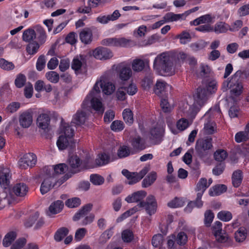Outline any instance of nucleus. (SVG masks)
I'll list each match as a JSON object with an SVG mask.
<instances>
[{
	"instance_id": "obj_1",
	"label": "nucleus",
	"mask_w": 249,
	"mask_h": 249,
	"mask_svg": "<svg viewBox=\"0 0 249 249\" xmlns=\"http://www.w3.org/2000/svg\"><path fill=\"white\" fill-rule=\"evenodd\" d=\"M184 52H165L158 54L153 63L154 69L160 75L171 76L175 73L176 67L180 66L187 58Z\"/></svg>"
},
{
	"instance_id": "obj_2",
	"label": "nucleus",
	"mask_w": 249,
	"mask_h": 249,
	"mask_svg": "<svg viewBox=\"0 0 249 249\" xmlns=\"http://www.w3.org/2000/svg\"><path fill=\"white\" fill-rule=\"evenodd\" d=\"M204 87H198L194 95L195 103L193 106V111L197 113L206 103L209 96L215 93L218 89V82L213 78H208L204 83Z\"/></svg>"
},
{
	"instance_id": "obj_3",
	"label": "nucleus",
	"mask_w": 249,
	"mask_h": 249,
	"mask_svg": "<svg viewBox=\"0 0 249 249\" xmlns=\"http://www.w3.org/2000/svg\"><path fill=\"white\" fill-rule=\"evenodd\" d=\"M228 89H230L231 94V96L227 99L229 106H230V101L233 100L234 103H236L237 100L235 97L240 95L243 91L242 84L239 79H237L236 76L233 75L231 79H228L223 82L222 85L223 91H226Z\"/></svg>"
},
{
	"instance_id": "obj_4",
	"label": "nucleus",
	"mask_w": 249,
	"mask_h": 249,
	"mask_svg": "<svg viewBox=\"0 0 249 249\" xmlns=\"http://www.w3.org/2000/svg\"><path fill=\"white\" fill-rule=\"evenodd\" d=\"M213 148V139L210 136L197 139L195 145L196 154L200 159L207 158L210 156Z\"/></svg>"
},
{
	"instance_id": "obj_5",
	"label": "nucleus",
	"mask_w": 249,
	"mask_h": 249,
	"mask_svg": "<svg viewBox=\"0 0 249 249\" xmlns=\"http://www.w3.org/2000/svg\"><path fill=\"white\" fill-rule=\"evenodd\" d=\"M60 129L64 136L61 135L59 137L56 144L59 150H64L69 146L70 142H73L74 130L69 124L63 123V120L61 121Z\"/></svg>"
},
{
	"instance_id": "obj_6",
	"label": "nucleus",
	"mask_w": 249,
	"mask_h": 249,
	"mask_svg": "<svg viewBox=\"0 0 249 249\" xmlns=\"http://www.w3.org/2000/svg\"><path fill=\"white\" fill-rule=\"evenodd\" d=\"M70 167L74 171V173L80 172L84 170L91 168L89 160L88 159L81 160L77 155L70 156L68 160Z\"/></svg>"
},
{
	"instance_id": "obj_7",
	"label": "nucleus",
	"mask_w": 249,
	"mask_h": 249,
	"mask_svg": "<svg viewBox=\"0 0 249 249\" xmlns=\"http://www.w3.org/2000/svg\"><path fill=\"white\" fill-rule=\"evenodd\" d=\"M137 205L138 206L139 211L140 208L144 207L146 213L149 215L154 214L157 211V202L155 196L153 195L148 196L145 202L141 201Z\"/></svg>"
},
{
	"instance_id": "obj_8",
	"label": "nucleus",
	"mask_w": 249,
	"mask_h": 249,
	"mask_svg": "<svg viewBox=\"0 0 249 249\" xmlns=\"http://www.w3.org/2000/svg\"><path fill=\"white\" fill-rule=\"evenodd\" d=\"M37 158L36 154L28 153L24 154L18 162V165L22 169H26L28 167H33L36 164Z\"/></svg>"
},
{
	"instance_id": "obj_9",
	"label": "nucleus",
	"mask_w": 249,
	"mask_h": 249,
	"mask_svg": "<svg viewBox=\"0 0 249 249\" xmlns=\"http://www.w3.org/2000/svg\"><path fill=\"white\" fill-rule=\"evenodd\" d=\"M149 134V139L154 144L157 145L161 143L163 136V130L161 127L155 126L152 128Z\"/></svg>"
},
{
	"instance_id": "obj_10",
	"label": "nucleus",
	"mask_w": 249,
	"mask_h": 249,
	"mask_svg": "<svg viewBox=\"0 0 249 249\" xmlns=\"http://www.w3.org/2000/svg\"><path fill=\"white\" fill-rule=\"evenodd\" d=\"M93 55L98 59H108L113 56L112 52L108 48L100 47L96 48L93 52Z\"/></svg>"
},
{
	"instance_id": "obj_11",
	"label": "nucleus",
	"mask_w": 249,
	"mask_h": 249,
	"mask_svg": "<svg viewBox=\"0 0 249 249\" xmlns=\"http://www.w3.org/2000/svg\"><path fill=\"white\" fill-rule=\"evenodd\" d=\"M169 85L165 81L158 80L154 88L155 93L160 97H167L168 92L167 89Z\"/></svg>"
},
{
	"instance_id": "obj_12",
	"label": "nucleus",
	"mask_w": 249,
	"mask_h": 249,
	"mask_svg": "<svg viewBox=\"0 0 249 249\" xmlns=\"http://www.w3.org/2000/svg\"><path fill=\"white\" fill-rule=\"evenodd\" d=\"M119 78L122 81L128 80L132 76L131 68L127 66H119L117 68Z\"/></svg>"
},
{
	"instance_id": "obj_13",
	"label": "nucleus",
	"mask_w": 249,
	"mask_h": 249,
	"mask_svg": "<svg viewBox=\"0 0 249 249\" xmlns=\"http://www.w3.org/2000/svg\"><path fill=\"white\" fill-rule=\"evenodd\" d=\"M19 122L22 127H29L33 122V113L28 111L23 112L19 116Z\"/></svg>"
},
{
	"instance_id": "obj_14",
	"label": "nucleus",
	"mask_w": 249,
	"mask_h": 249,
	"mask_svg": "<svg viewBox=\"0 0 249 249\" xmlns=\"http://www.w3.org/2000/svg\"><path fill=\"white\" fill-rule=\"evenodd\" d=\"M12 192L17 196H25L28 191V186L24 183H18L16 184L12 188Z\"/></svg>"
},
{
	"instance_id": "obj_15",
	"label": "nucleus",
	"mask_w": 249,
	"mask_h": 249,
	"mask_svg": "<svg viewBox=\"0 0 249 249\" xmlns=\"http://www.w3.org/2000/svg\"><path fill=\"white\" fill-rule=\"evenodd\" d=\"M146 192L145 191H139L127 196L125 200L128 203L143 201V199L146 196Z\"/></svg>"
},
{
	"instance_id": "obj_16",
	"label": "nucleus",
	"mask_w": 249,
	"mask_h": 249,
	"mask_svg": "<svg viewBox=\"0 0 249 249\" xmlns=\"http://www.w3.org/2000/svg\"><path fill=\"white\" fill-rule=\"evenodd\" d=\"M11 175L8 168H3L0 170V185L4 188H7L10 183Z\"/></svg>"
},
{
	"instance_id": "obj_17",
	"label": "nucleus",
	"mask_w": 249,
	"mask_h": 249,
	"mask_svg": "<svg viewBox=\"0 0 249 249\" xmlns=\"http://www.w3.org/2000/svg\"><path fill=\"white\" fill-rule=\"evenodd\" d=\"M110 156L106 153L99 154L95 160V165L91 168L97 167L106 165L110 162Z\"/></svg>"
},
{
	"instance_id": "obj_18",
	"label": "nucleus",
	"mask_w": 249,
	"mask_h": 249,
	"mask_svg": "<svg viewBox=\"0 0 249 249\" xmlns=\"http://www.w3.org/2000/svg\"><path fill=\"white\" fill-rule=\"evenodd\" d=\"M202 196L201 193H197L196 200L189 201L185 208V211L191 212L194 207L201 208L203 205V202L201 200Z\"/></svg>"
},
{
	"instance_id": "obj_19",
	"label": "nucleus",
	"mask_w": 249,
	"mask_h": 249,
	"mask_svg": "<svg viewBox=\"0 0 249 249\" xmlns=\"http://www.w3.org/2000/svg\"><path fill=\"white\" fill-rule=\"evenodd\" d=\"M92 32L90 28H86L80 33V39L85 44H90L92 40Z\"/></svg>"
},
{
	"instance_id": "obj_20",
	"label": "nucleus",
	"mask_w": 249,
	"mask_h": 249,
	"mask_svg": "<svg viewBox=\"0 0 249 249\" xmlns=\"http://www.w3.org/2000/svg\"><path fill=\"white\" fill-rule=\"evenodd\" d=\"M50 123V118L47 114H41L37 118V124L38 126L44 130L48 128Z\"/></svg>"
},
{
	"instance_id": "obj_21",
	"label": "nucleus",
	"mask_w": 249,
	"mask_h": 249,
	"mask_svg": "<svg viewBox=\"0 0 249 249\" xmlns=\"http://www.w3.org/2000/svg\"><path fill=\"white\" fill-rule=\"evenodd\" d=\"M92 208V205L90 203L84 205L74 215L72 218L73 220L76 221L85 217L91 210Z\"/></svg>"
},
{
	"instance_id": "obj_22",
	"label": "nucleus",
	"mask_w": 249,
	"mask_h": 249,
	"mask_svg": "<svg viewBox=\"0 0 249 249\" xmlns=\"http://www.w3.org/2000/svg\"><path fill=\"white\" fill-rule=\"evenodd\" d=\"M87 119V115L85 112L77 110L76 114L73 116L71 123L76 125H80L84 124Z\"/></svg>"
},
{
	"instance_id": "obj_23",
	"label": "nucleus",
	"mask_w": 249,
	"mask_h": 249,
	"mask_svg": "<svg viewBox=\"0 0 249 249\" xmlns=\"http://www.w3.org/2000/svg\"><path fill=\"white\" fill-rule=\"evenodd\" d=\"M122 174L128 180L129 185L134 184L140 181L137 172H131L124 169L122 171Z\"/></svg>"
},
{
	"instance_id": "obj_24",
	"label": "nucleus",
	"mask_w": 249,
	"mask_h": 249,
	"mask_svg": "<svg viewBox=\"0 0 249 249\" xmlns=\"http://www.w3.org/2000/svg\"><path fill=\"white\" fill-rule=\"evenodd\" d=\"M53 178H46L42 182L40 188V191L42 195H44L48 192L53 186Z\"/></svg>"
},
{
	"instance_id": "obj_25",
	"label": "nucleus",
	"mask_w": 249,
	"mask_h": 249,
	"mask_svg": "<svg viewBox=\"0 0 249 249\" xmlns=\"http://www.w3.org/2000/svg\"><path fill=\"white\" fill-rule=\"evenodd\" d=\"M227 187L224 184L216 185L211 188L209 191V194L211 196H217L226 192Z\"/></svg>"
},
{
	"instance_id": "obj_26",
	"label": "nucleus",
	"mask_w": 249,
	"mask_h": 249,
	"mask_svg": "<svg viewBox=\"0 0 249 249\" xmlns=\"http://www.w3.org/2000/svg\"><path fill=\"white\" fill-rule=\"evenodd\" d=\"M214 18V17H212L210 14H206L196 18L190 23L191 25L197 26L202 23H211Z\"/></svg>"
},
{
	"instance_id": "obj_27",
	"label": "nucleus",
	"mask_w": 249,
	"mask_h": 249,
	"mask_svg": "<svg viewBox=\"0 0 249 249\" xmlns=\"http://www.w3.org/2000/svg\"><path fill=\"white\" fill-rule=\"evenodd\" d=\"M100 86L103 92L106 95L111 94L115 90L114 84L110 82L101 81Z\"/></svg>"
},
{
	"instance_id": "obj_28",
	"label": "nucleus",
	"mask_w": 249,
	"mask_h": 249,
	"mask_svg": "<svg viewBox=\"0 0 249 249\" xmlns=\"http://www.w3.org/2000/svg\"><path fill=\"white\" fill-rule=\"evenodd\" d=\"M90 105L94 110L100 114H103L105 109L103 106L102 103L99 99L92 96L90 100Z\"/></svg>"
},
{
	"instance_id": "obj_29",
	"label": "nucleus",
	"mask_w": 249,
	"mask_h": 249,
	"mask_svg": "<svg viewBox=\"0 0 249 249\" xmlns=\"http://www.w3.org/2000/svg\"><path fill=\"white\" fill-rule=\"evenodd\" d=\"M232 183L234 187H238L241 184L243 179V173L240 170L233 172L232 175Z\"/></svg>"
},
{
	"instance_id": "obj_30",
	"label": "nucleus",
	"mask_w": 249,
	"mask_h": 249,
	"mask_svg": "<svg viewBox=\"0 0 249 249\" xmlns=\"http://www.w3.org/2000/svg\"><path fill=\"white\" fill-rule=\"evenodd\" d=\"M63 202L62 200H58L51 204L49 210L52 214H55L60 213L63 209Z\"/></svg>"
},
{
	"instance_id": "obj_31",
	"label": "nucleus",
	"mask_w": 249,
	"mask_h": 249,
	"mask_svg": "<svg viewBox=\"0 0 249 249\" xmlns=\"http://www.w3.org/2000/svg\"><path fill=\"white\" fill-rule=\"evenodd\" d=\"M131 145L134 149L137 150H142L146 148L144 141L140 136L135 137L132 140Z\"/></svg>"
},
{
	"instance_id": "obj_32",
	"label": "nucleus",
	"mask_w": 249,
	"mask_h": 249,
	"mask_svg": "<svg viewBox=\"0 0 249 249\" xmlns=\"http://www.w3.org/2000/svg\"><path fill=\"white\" fill-rule=\"evenodd\" d=\"M230 26L224 22H216L213 28V31L217 34L226 33L229 30Z\"/></svg>"
},
{
	"instance_id": "obj_33",
	"label": "nucleus",
	"mask_w": 249,
	"mask_h": 249,
	"mask_svg": "<svg viewBox=\"0 0 249 249\" xmlns=\"http://www.w3.org/2000/svg\"><path fill=\"white\" fill-rule=\"evenodd\" d=\"M157 177L155 172H152L148 174L142 180V186L146 188L152 185L156 180Z\"/></svg>"
},
{
	"instance_id": "obj_34",
	"label": "nucleus",
	"mask_w": 249,
	"mask_h": 249,
	"mask_svg": "<svg viewBox=\"0 0 249 249\" xmlns=\"http://www.w3.org/2000/svg\"><path fill=\"white\" fill-rule=\"evenodd\" d=\"M209 187L207 185V180L205 178H201L196 184L195 190L197 193H201L203 195L205 190Z\"/></svg>"
},
{
	"instance_id": "obj_35",
	"label": "nucleus",
	"mask_w": 249,
	"mask_h": 249,
	"mask_svg": "<svg viewBox=\"0 0 249 249\" xmlns=\"http://www.w3.org/2000/svg\"><path fill=\"white\" fill-rule=\"evenodd\" d=\"M39 216V213L38 212H36L32 213L28 218L25 219L24 222V226L27 228H31L38 219Z\"/></svg>"
},
{
	"instance_id": "obj_36",
	"label": "nucleus",
	"mask_w": 249,
	"mask_h": 249,
	"mask_svg": "<svg viewBox=\"0 0 249 249\" xmlns=\"http://www.w3.org/2000/svg\"><path fill=\"white\" fill-rule=\"evenodd\" d=\"M145 63L143 60L141 59H135L132 63V69L135 72L142 71L145 68Z\"/></svg>"
},
{
	"instance_id": "obj_37",
	"label": "nucleus",
	"mask_w": 249,
	"mask_h": 249,
	"mask_svg": "<svg viewBox=\"0 0 249 249\" xmlns=\"http://www.w3.org/2000/svg\"><path fill=\"white\" fill-rule=\"evenodd\" d=\"M122 115L125 123L131 125L134 121L132 111L129 108H125L123 110Z\"/></svg>"
},
{
	"instance_id": "obj_38",
	"label": "nucleus",
	"mask_w": 249,
	"mask_h": 249,
	"mask_svg": "<svg viewBox=\"0 0 249 249\" xmlns=\"http://www.w3.org/2000/svg\"><path fill=\"white\" fill-rule=\"evenodd\" d=\"M69 233V230L66 227L58 229L55 232L54 238L57 242L61 241Z\"/></svg>"
},
{
	"instance_id": "obj_39",
	"label": "nucleus",
	"mask_w": 249,
	"mask_h": 249,
	"mask_svg": "<svg viewBox=\"0 0 249 249\" xmlns=\"http://www.w3.org/2000/svg\"><path fill=\"white\" fill-rule=\"evenodd\" d=\"M17 237V233L15 231H10L7 233L3 240V245L4 247H9L11 243L15 240Z\"/></svg>"
},
{
	"instance_id": "obj_40",
	"label": "nucleus",
	"mask_w": 249,
	"mask_h": 249,
	"mask_svg": "<svg viewBox=\"0 0 249 249\" xmlns=\"http://www.w3.org/2000/svg\"><path fill=\"white\" fill-rule=\"evenodd\" d=\"M36 37L35 30L32 29H28L25 30L22 35V39L26 42H30L33 40Z\"/></svg>"
},
{
	"instance_id": "obj_41",
	"label": "nucleus",
	"mask_w": 249,
	"mask_h": 249,
	"mask_svg": "<svg viewBox=\"0 0 249 249\" xmlns=\"http://www.w3.org/2000/svg\"><path fill=\"white\" fill-rule=\"evenodd\" d=\"M138 206L137 205L135 206L133 208L126 211L123 214H122L119 217H118L117 219V222H121L125 219L127 218L129 216H131V215L137 212H138Z\"/></svg>"
},
{
	"instance_id": "obj_42",
	"label": "nucleus",
	"mask_w": 249,
	"mask_h": 249,
	"mask_svg": "<svg viewBox=\"0 0 249 249\" xmlns=\"http://www.w3.org/2000/svg\"><path fill=\"white\" fill-rule=\"evenodd\" d=\"M214 217V214L211 210L206 211L204 213V224L207 227L211 226Z\"/></svg>"
},
{
	"instance_id": "obj_43",
	"label": "nucleus",
	"mask_w": 249,
	"mask_h": 249,
	"mask_svg": "<svg viewBox=\"0 0 249 249\" xmlns=\"http://www.w3.org/2000/svg\"><path fill=\"white\" fill-rule=\"evenodd\" d=\"M184 14H176L173 13H168L163 18L166 19L167 22L179 20L182 18Z\"/></svg>"
},
{
	"instance_id": "obj_44",
	"label": "nucleus",
	"mask_w": 249,
	"mask_h": 249,
	"mask_svg": "<svg viewBox=\"0 0 249 249\" xmlns=\"http://www.w3.org/2000/svg\"><path fill=\"white\" fill-rule=\"evenodd\" d=\"M177 243L180 246L185 245L188 241V236L184 231L179 232L177 237H175Z\"/></svg>"
},
{
	"instance_id": "obj_45",
	"label": "nucleus",
	"mask_w": 249,
	"mask_h": 249,
	"mask_svg": "<svg viewBox=\"0 0 249 249\" xmlns=\"http://www.w3.org/2000/svg\"><path fill=\"white\" fill-rule=\"evenodd\" d=\"M26 77L22 73L18 74L15 80V85L18 88H21L24 86L26 82Z\"/></svg>"
},
{
	"instance_id": "obj_46",
	"label": "nucleus",
	"mask_w": 249,
	"mask_h": 249,
	"mask_svg": "<svg viewBox=\"0 0 249 249\" xmlns=\"http://www.w3.org/2000/svg\"><path fill=\"white\" fill-rule=\"evenodd\" d=\"M184 202L182 199L175 197L167 203V206L171 208H177L183 206Z\"/></svg>"
},
{
	"instance_id": "obj_47",
	"label": "nucleus",
	"mask_w": 249,
	"mask_h": 249,
	"mask_svg": "<svg viewBox=\"0 0 249 249\" xmlns=\"http://www.w3.org/2000/svg\"><path fill=\"white\" fill-rule=\"evenodd\" d=\"M124 128V123L120 120L113 121L110 125L111 129L114 132H120Z\"/></svg>"
},
{
	"instance_id": "obj_48",
	"label": "nucleus",
	"mask_w": 249,
	"mask_h": 249,
	"mask_svg": "<svg viewBox=\"0 0 249 249\" xmlns=\"http://www.w3.org/2000/svg\"><path fill=\"white\" fill-rule=\"evenodd\" d=\"M0 68L3 70L10 71L15 68V65L12 62H9L4 58H0Z\"/></svg>"
},
{
	"instance_id": "obj_49",
	"label": "nucleus",
	"mask_w": 249,
	"mask_h": 249,
	"mask_svg": "<svg viewBox=\"0 0 249 249\" xmlns=\"http://www.w3.org/2000/svg\"><path fill=\"white\" fill-rule=\"evenodd\" d=\"M213 156L215 160L222 161L228 157V153L223 149H218L214 152Z\"/></svg>"
},
{
	"instance_id": "obj_50",
	"label": "nucleus",
	"mask_w": 249,
	"mask_h": 249,
	"mask_svg": "<svg viewBox=\"0 0 249 249\" xmlns=\"http://www.w3.org/2000/svg\"><path fill=\"white\" fill-rule=\"evenodd\" d=\"M68 169V166L65 163H59L53 166V172L55 175L63 174Z\"/></svg>"
},
{
	"instance_id": "obj_51",
	"label": "nucleus",
	"mask_w": 249,
	"mask_h": 249,
	"mask_svg": "<svg viewBox=\"0 0 249 249\" xmlns=\"http://www.w3.org/2000/svg\"><path fill=\"white\" fill-rule=\"evenodd\" d=\"M45 76L50 82L54 84L58 83L60 78L59 75L54 71L47 72Z\"/></svg>"
},
{
	"instance_id": "obj_52",
	"label": "nucleus",
	"mask_w": 249,
	"mask_h": 249,
	"mask_svg": "<svg viewBox=\"0 0 249 249\" xmlns=\"http://www.w3.org/2000/svg\"><path fill=\"white\" fill-rule=\"evenodd\" d=\"M249 139V135L246 131H239L235 135V141L237 143L247 142Z\"/></svg>"
},
{
	"instance_id": "obj_53",
	"label": "nucleus",
	"mask_w": 249,
	"mask_h": 249,
	"mask_svg": "<svg viewBox=\"0 0 249 249\" xmlns=\"http://www.w3.org/2000/svg\"><path fill=\"white\" fill-rule=\"evenodd\" d=\"M217 217L223 221L228 222L232 219V215L229 211H221L217 213Z\"/></svg>"
},
{
	"instance_id": "obj_54",
	"label": "nucleus",
	"mask_w": 249,
	"mask_h": 249,
	"mask_svg": "<svg viewBox=\"0 0 249 249\" xmlns=\"http://www.w3.org/2000/svg\"><path fill=\"white\" fill-rule=\"evenodd\" d=\"M130 151L129 147L126 145L120 147L117 152V155L119 158H124L130 155Z\"/></svg>"
},
{
	"instance_id": "obj_55",
	"label": "nucleus",
	"mask_w": 249,
	"mask_h": 249,
	"mask_svg": "<svg viewBox=\"0 0 249 249\" xmlns=\"http://www.w3.org/2000/svg\"><path fill=\"white\" fill-rule=\"evenodd\" d=\"M207 45V42L201 40L198 42L193 43L190 45V48L192 51L197 52L204 48Z\"/></svg>"
},
{
	"instance_id": "obj_56",
	"label": "nucleus",
	"mask_w": 249,
	"mask_h": 249,
	"mask_svg": "<svg viewBox=\"0 0 249 249\" xmlns=\"http://www.w3.org/2000/svg\"><path fill=\"white\" fill-rule=\"evenodd\" d=\"M39 45L36 42L29 43L26 47L27 52L30 54L36 53L39 49Z\"/></svg>"
},
{
	"instance_id": "obj_57",
	"label": "nucleus",
	"mask_w": 249,
	"mask_h": 249,
	"mask_svg": "<svg viewBox=\"0 0 249 249\" xmlns=\"http://www.w3.org/2000/svg\"><path fill=\"white\" fill-rule=\"evenodd\" d=\"M81 204V200L78 197H73L68 199L65 202V205L69 208H75L79 206Z\"/></svg>"
},
{
	"instance_id": "obj_58",
	"label": "nucleus",
	"mask_w": 249,
	"mask_h": 249,
	"mask_svg": "<svg viewBox=\"0 0 249 249\" xmlns=\"http://www.w3.org/2000/svg\"><path fill=\"white\" fill-rule=\"evenodd\" d=\"M163 236L161 234L154 235L152 239V244L155 248H158L162 244Z\"/></svg>"
},
{
	"instance_id": "obj_59",
	"label": "nucleus",
	"mask_w": 249,
	"mask_h": 249,
	"mask_svg": "<svg viewBox=\"0 0 249 249\" xmlns=\"http://www.w3.org/2000/svg\"><path fill=\"white\" fill-rule=\"evenodd\" d=\"M153 82V77L151 76H146L142 81V86L144 89H148L152 85Z\"/></svg>"
},
{
	"instance_id": "obj_60",
	"label": "nucleus",
	"mask_w": 249,
	"mask_h": 249,
	"mask_svg": "<svg viewBox=\"0 0 249 249\" xmlns=\"http://www.w3.org/2000/svg\"><path fill=\"white\" fill-rule=\"evenodd\" d=\"M215 124L211 122L209 119L204 124V128L206 133L208 134H213L215 131Z\"/></svg>"
},
{
	"instance_id": "obj_61",
	"label": "nucleus",
	"mask_w": 249,
	"mask_h": 249,
	"mask_svg": "<svg viewBox=\"0 0 249 249\" xmlns=\"http://www.w3.org/2000/svg\"><path fill=\"white\" fill-rule=\"evenodd\" d=\"M246 235L247 233L245 230L240 228L234 234L236 241L238 242H243L246 239Z\"/></svg>"
},
{
	"instance_id": "obj_62",
	"label": "nucleus",
	"mask_w": 249,
	"mask_h": 249,
	"mask_svg": "<svg viewBox=\"0 0 249 249\" xmlns=\"http://www.w3.org/2000/svg\"><path fill=\"white\" fill-rule=\"evenodd\" d=\"M104 180L103 177L97 174H92L90 176V181L94 185H100L104 183Z\"/></svg>"
},
{
	"instance_id": "obj_63",
	"label": "nucleus",
	"mask_w": 249,
	"mask_h": 249,
	"mask_svg": "<svg viewBox=\"0 0 249 249\" xmlns=\"http://www.w3.org/2000/svg\"><path fill=\"white\" fill-rule=\"evenodd\" d=\"M176 125L178 130L183 131L189 127V123L187 119L182 118L177 121Z\"/></svg>"
},
{
	"instance_id": "obj_64",
	"label": "nucleus",
	"mask_w": 249,
	"mask_h": 249,
	"mask_svg": "<svg viewBox=\"0 0 249 249\" xmlns=\"http://www.w3.org/2000/svg\"><path fill=\"white\" fill-rule=\"evenodd\" d=\"M178 38L179 39V42L181 44H186L191 41V36L188 32L183 31L178 36Z\"/></svg>"
}]
</instances>
